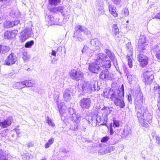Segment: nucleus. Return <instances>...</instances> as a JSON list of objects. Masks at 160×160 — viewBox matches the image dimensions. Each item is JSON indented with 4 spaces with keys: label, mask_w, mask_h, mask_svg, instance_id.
Listing matches in <instances>:
<instances>
[{
    "label": "nucleus",
    "mask_w": 160,
    "mask_h": 160,
    "mask_svg": "<svg viewBox=\"0 0 160 160\" xmlns=\"http://www.w3.org/2000/svg\"><path fill=\"white\" fill-rule=\"evenodd\" d=\"M124 93V85L122 84L120 90L105 89L103 95L107 98H109L113 101L114 104L116 106L123 108L125 107V103L123 101Z\"/></svg>",
    "instance_id": "obj_1"
},
{
    "label": "nucleus",
    "mask_w": 160,
    "mask_h": 160,
    "mask_svg": "<svg viewBox=\"0 0 160 160\" xmlns=\"http://www.w3.org/2000/svg\"><path fill=\"white\" fill-rule=\"evenodd\" d=\"M136 109L137 111V115L138 120L140 124L143 127L148 128V125L146 122L150 123L152 121V116L148 112V109L146 107L136 106Z\"/></svg>",
    "instance_id": "obj_2"
},
{
    "label": "nucleus",
    "mask_w": 160,
    "mask_h": 160,
    "mask_svg": "<svg viewBox=\"0 0 160 160\" xmlns=\"http://www.w3.org/2000/svg\"><path fill=\"white\" fill-rule=\"evenodd\" d=\"M94 59L96 63L100 65L103 69L104 67L105 70H108L111 66V61L106 54L102 53H99L95 56Z\"/></svg>",
    "instance_id": "obj_3"
},
{
    "label": "nucleus",
    "mask_w": 160,
    "mask_h": 160,
    "mask_svg": "<svg viewBox=\"0 0 160 160\" xmlns=\"http://www.w3.org/2000/svg\"><path fill=\"white\" fill-rule=\"evenodd\" d=\"M95 86V84L93 83L82 81L81 83L78 84V87L80 90L82 91V92L90 93L96 90Z\"/></svg>",
    "instance_id": "obj_4"
},
{
    "label": "nucleus",
    "mask_w": 160,
    "mask_h": 160,
    "mask_svg": "<svg viewBox=\"0 0 160 160\" xmlns=\"http://www.w3.org/2000/svg\"><path fill=\"white\" fill-rule=\"evenodd\" d=\"M84 30L83 27L81 25H78L75 28V31L73 36V38L76 39V40L82 42L85 39V37L82 34V32Z\"/></svg>",
    "instance_id": "obj_5"
},
{
    "label": "nucleus",
    "mask_w": 160,
    "mask_h": 160,
    "mask_svg": "<svg viewBox=\"0 0 160 160\" xmlns=\"http://www.w3.org/2000/svg\"><path fill=\"white\" fill-rule=\"evenodd\" d=\"M70 76L73 80L78 81L83 78V74L79 69L75 68L69 72Z\"/></svg>",
    "instance_id": "obj_6"
},
{
    "label": "nucleus",
    "mask_w": 160,
    "mask_h": 160,
    "mask_svg": "<svg viewBox=\"0 0 160 160\" xmlns=\"http://www.w3.org/2000/svg\"><path fill=\"white\" fill-rule=\"evenodd\" d=\"M33 34L31 28H27L21 33L20 38L22 42H24L26 40L31 37Z\"/></svg>",
    "instance_id": "obj_7"
},
{
    "label": "nucleus",
    "mask_w": 160,
    "mask_h": 160,
    "mask_svg": "<svg viewBox=\"0 0 160 160\" xmlns=\"http://www.w3.org/2000/svg\"><path fill=\"white\" fill-rule=\"evenodd\" d=\"M58 107L60 114L61 119L62 120L64 121L68 118V112L67 108L66 106L63 105L62 103L58 105Z\"/></svg>",
    "instance_id": "obj_8"
},
{
    "label": "nucleus",
    "mask_w": 160,
    "mask_h": 160,
    "mask_svg": "<svg viewBox=\"0 0 160 160\" xmlns=\"http://www.w3.org/2000/svg\"><path fill=\"white\" fill-rule=\"evenodd\" d=\"M91 105V100L89 98H83L80 100V106L82 109H89Z\"/></svg>",
    "instance_id": "obj_9"
},
{
    "label": "nucleus",
    "mask_w": 160,
    "mask_h": 160,
    "mask_svg": "<svg viewBox=\"0 0 160 160\" xmlns=\"http://www.w3.org/2000/svg\"><path fill=\"white\" fill-rule=\"evenodd\" d=\"M154 72L152 71H147L143 73L145 84H151L154 79Z\"/></svg>",
    "instance_id": "obj_10"
},
{
    "label": "nucleus",
    "mask_w": 160,
    "mask_h": 160,
    "mask_svg": "<svg viewBox=\"0 0 160 160\" xmlns=\"http://www.w3.org/2000/svg\"><path fill=\"white\" fill-rule=\"evenodd\" d=\"M100 65L96 64L94 61L93 63L89 65L88 69L91 72L94 73H98L102 69Z\"/></svg>",
    "instance_id": "obj_11"
},
{
    "label": "nucleus",
    "mask_w": 160,
    "mask_h": 160,
    "mask_svg": "<svg viewBox=\"0 0 160 160\" xmlns=\"http://www.w3.org/2000/svg\"><path fill=\"white\" fill-rule=\"evenodd\" d=\"M17 61L16 56L14 54L11 53L8 57L4 62L5 64L11 65L14 64Z\"/></svg>",
    "instance_id": "obj_12"
},
{
    "label": "nucleus",
    "mask_w": 160,
    "mask_h": 160,
    "mask_svg": "<svg viewBox=\"0 0 160 160\" xmlns=\"http://www.w3.org/2000/svg\"><path fill=\"white\" fill-rule=\"evenodd\" d=\"M13 118L11 116L8 117L3 121L1 120L0 126L3 128H6L11 125L13 122Z\"/></svg>",
    "instance_id": "obj_13"
},
{
    "label": "nucleus",
    "mask_w": 160,
    "mask_h": 160,
    "mask_svg": "<svg viewBox=\"0 0 160 160\" xmlns=\"http://www.w3.org/2000/svg\"><path fill=\"white\" fill-rule=\"evenodd\" d=\"M138 59L141 65L143 67L146 66L148 63V58L143 54H139L138 55Z\"/></svg>",
    "instance_id": "obj_14"
},
{
    "label": "nucleus",
    "mask_w": 160,
    "mask_h": 160,
    "mask_svg": "<svg viewBox=\"0 0 160 160\" xmlns=\"http://www.w3.org/2000/svg\"><path fill=\"white\" fill-rule=\"evenodd\" d=\"M91 43L92 46L95 47V49L96 50H99L102 46V44L97 38L92 39Z\"/></svg>",
    "instance_id": "obj_15"
},
{
    "label": "nucleus",
    "mask_w": 160,
    "mask_h": 160,
    "mask_svg": "<svg viewBox=\"0 0 160 160\" xmlns=\"http://www.w3.org/2000/svg\"><path fill=\"white\" fill-rule=\"evenodd\" d=\"M18 32L17 30H13L12 31H7L4 33V38L9 39L14 38L17 35Z\"/></svg>",
    "instance_id": "obj_16"
},
{
    "label": "nucleus",
    "mask_w": 160,
    "mask_h": 160,
    "mask_svg": "<svg viewBox=\"0 0 160 160\" xmlns=\"http://www.w3.org/2000/svg\"><path fill=\"white\" fill-rule=\"evenodd\" d=\"M131 132L132 131L130 128L127 126H126L123 130L121 137L123 138H125L127 137H129L131 136Z\"/></svg>",
    "instance_id": "obj_17"
},
{
    "label": "nucleus",
    "mask_w": 160,
    "mask_h": 160,
    "mask_svg": "<svg viewBox=\"0 0 160 160\" xmlns=\"http://www.w3.org/2000/svg\"><path fill=\"white\" fill-rule=\"evenodd\" d=\"M102 72H101L99 76L100 78L102 79H110L111 78L109 76V72L107 71H105L106 70L107 71L108 70H105L104 68V69L102 68Z\"/></svg>",
    "instance_id": "obj_18"
},
{
    "label": "nucleus",
    "mask_w": 160,
    "mask_h": 160,
    "mask_svg": "<svg viewBox=\"0 0 160 160\" xmlns=\"http://www.w3.org/2000/svg\"><path fill=\"white\" fill-rule=\"evenodd\" d=\"M70 120H72L73 122L79 123L81 119V115L79 114L73 113L70 116Z\"/></svg>",
    "instance_id": "obj_19"
},
{
    "label": "nucleus",
    "mask_w": 160,
    "mask_h": 160,
    "mask_svg": "<svg viewBox=\"0 0 160 160\" xmlns=\"http://www.w3.org/2000/svg\"><path fill=\"white\" fill-rule=\"evenodd\" d=\"M72 92L70 90L66 89L63 92V97L65 100L69 102L71 99V95Z\"/></svg>",
    "instance_id": "obj_20"
},
{
    "label": "nucleus",
    "mask_w": 160,
    "mask_h": 160,
    "mask_svg": "<svg viewBox=\"0 0 160 160\" xmlns=\"http://www.w3.org/2000/svg\"><path fill=\"white\" fill-rule=\"evenodd\" d=\"M112 108L111 107H104L101 111V112L103 115L107 116L112 111Z\"/></svg>",
    "instance_id": "obj_21"
},
{
    "label": "nucleus",
    "mask_w": 160,
    "mask_h": 160,
    "mask_svg": "<svg viewBox=\"0 0 160 160\" xmlns=\"http://www.w3.org/2000/svg\"><path fill=\"white\" fill-rule=\"evenodd\" d=\"M108 9L110 13L114 17H117L118 14L116 12V8L113 5H109L108 6Z\"/></svg>",
    "instance_id": "obj_22"
},
{
    "label": "nucleus",
    "mask_w": 160,
    "mask_h": 160,
    "mask_svg": "<svg viewBox=\"0 0 160 160\" xmlns=\"http://www.w3.org/2000/svg\"><path fill=\"white\" fill-rule=\"evenodd\" d=\"M152 50L154 53H156V56L158 60H160V50L158 45L155 47H153Z\"/></svg>",
    "instance_id": "obj_23"
},
{
    "label": "nucleus",
    "mask_w": 160,
    "mask_h": 160,
    "mask_svg": "<svg viewBox=\"0 0 160 160\" xmlns=\"http://www.w3.org/2000/svg\"><path fill=\"white\" fill-rule=\"evenodd\" d=\"M95 118L94 116L92 117H89V119L88 120V123L91 124L93 126H96L97 125V123Z\"/></svg>",
    "instance_id": "obj_24"
},
{
    "label": "nucleus",
    "mask_w": 160,
    "mask_h": 160,
    "mask_svg": "<svg viewBox=\"0 0 160 160\" xmlns=\"http://www.w3.org/2000/svg\"><path fill=\"white\" fill-rule=\"evenodd\" d=\"M10 50V48L8 46L0 45V53H5Z\"/></svg>",
    "instance_id": "obj_25"
},
{
    "label": "nucleus",
    "mask_w": 160,
    "mask_h": 160,
    "mask_svg": "<svg viewBox=\"0 0 160 160\" xmlns=\"http://www.w3.org/2000/svg\"><path fill=\"white\" fill-rule=\"evenodd\" d=\"M105 52L107 54V56L108 57L111 61H113L116 58L115 57L113 53L111 52L108 49H105Z\"/></svg>",
    "instance_id": "obj_26"
},
{
    "label": "nucleus",
    "mask_w": 160,
    "mask_h": 160,
    "mask_svg": "<svg viewBox=\"0 0 160 160\" xmlns=\"http://www.w3.org/2000/svg\"><path fill=\"white\" fill-rule=\"evenodd\" d=\"M24 81L21 82H18L14 84L13 87L16 88L18 89H22L24 88Z\"/></svg>",
    "instance_id": "obj_27"
},
{
    "label": "nucleus",
    "mask_w": 160,
    "mask_h": 160,
    "mask_svg": "<svg viewBox=\"0 0 160 160\" xmlns=\"http://www.w3.org/2000/svg\"><path fill=\"white\" fill-rule=\"evenodd\" d=\"M144 43H147L146 36L143 35H140L138 44H139V46H140V44H144Z\"/></svg>",
    "instance_id": "obj_28"
},
{
    "label": "nucleus",
    "mask_w": 160,
    "mask_h": 160,
    "mask_svg": "<svg viewBox=\"0 0 160 160\" xmlns=\"http://www.w3.org/2000/svg\"><path fill=\"white\" fill-rule=\"evenodd\" d=\"M148 43H144L141 44L139 46V44H138V50L141 52H143L146 49V47L148 45Z\"/></svg>",
    "instance_id": "obj_29"
},
{
    "label": "nucleus",
    "mask_w": 160,
    "mask_h": 160,
    "mask_svg": "<svg viewBox=\"0 0 160 160\" xmlns=\"http://www.w3.org/2000/svg\"><path fill=\"white\" fill-rule=\"evenodd\" d=\"M15 24L14 22L9 21H7L4 22L3 26L4 27L6 28H9L14 26Z\"/></svg>",
    "instance_id": "obj_30"
},
{
    "label": "nucleus",
    "mask_w": 160,
    "mask_h": 160,
    "mask_svg": "<svg viewBox=\"0 0 160 160\" xmlns=\"http://www.w3.org/2000/svg\"><path fill=\"white\" fill-rule=\"evenodd\" d=\"M31 57L30 55L26 52H23L22 58L24 62H27L29 60Z\"/></svg>",
    "instance_id": "obj_31"
},
{
    "label": "nucleus",
    "mask_w": 160,
    "mask_h": 160,
    "mask_svg": "<svg viewBox=\"0 0 160 160\" xmlns=\"http://www.w3.org/2000/svg\"><path fill=\"white\" fill-rule=\"evenodd\" d=\"M24 88L25 87H31L32 86L33 82L31 80H28L24 81Z\"/></svg>",
    "instance_id": "obj_32"
},
{
    "label": "nucleus",
    "mask_w": 160,
    "mask_h": 160,
    "mask_svg": "<svg viewBox=\"0 0 160 160\" xmlns=\"http://www.w3.org/2000/svg\"><path fill=\"white\" fill-rule=\"evenodd\" d=\"M6 158V154L5 152L2 149H0V160H8Z\"/></svg>",
    "instance_id": "obj_33"
},
{
    "label": "nucleus",
    "mask_w": 160,
    "mask_h": 160,
    "mask_svg": "<svg viewBox=\"0 0 160 160\" xmlns=\"http://www.w3.org/2000/svg\"><path fill=\"white\" fill-rule=\"evenodd\" d=\"M112 28V32L114 33L115 36H117L118 37H119V36L118 35L119 32V29L117 26L116 24H113Z\"/></svg>",
    "instance_id": "obj_34"
},
{
    "label": "nucleus",
    "mask_w": 160,
    "mask_h": 160,
    "mask_svg": "<svg viewBox=\"0 0 160 160\" xmlns=\"http://www.w3.org/2000/svg\"><path fill=\"white\" fill-rule=\"evenodd\" d=\"M0 2L2 5L6 7L11 4L12 2V0H0Z\"/></svg>",
    "instance_id": "obj_35"
},
{
    "label": "nucleus",
    "mask_w": 160,
    "mask_h": 160,
    "mask_svg": "<svg viewBox=\"0 0 160 160\" xmlns=\"http://www.w3.org/2000/svg\"><path fill=\"white\" fill-rule=\"evenodd\" d=\"M54 139L53 138H51L48 141L45 143L44 147L46 148H48L53 143Z\"/></svg>",
    "instance_id": "obj_36"
},
{
    "label": "nucleus",
    "mask_w": 160,
    "mask_h": 160,
    "mask_svg": "<svg viewBox=\"0 0 160 160\" xmlns=\"http://www.w3.org/2000/svg\"><path fill=\"white\" fill-rule=\"evenodd\" d=\"M127 48L128 51L129 52V55H130L131 56H132V51H133V48L131 46V43L128 42L127 45Z\"/></svg>",
    "instance_id": "obj_37"
},
{
    "label": "nucleus",
    "mask_w": 160,
    "mask_h": 160,
    "mask_svg": "<svg viewBox=\"0 0 160 160\" xmlns=\"http://www.w3.org/2000/svg\"><path fill=\"white\" fill-rule=\"evenodd\" d=\"M127 77L129 82L135 80L136 79L135 76L133 74H131L130 73L127 74Z\"/></svg>",
    "instance_id": "obj_38"
},
{
    "label": "nucleus",
    "mask_w": 160,
    "mask_h": 160,
    "mask_svg": "<svg viewBox=\"0 0 160 160\" xmlns=\"http://www.w3.org/2000/svg\"><path fill=\"white\" fill-rule=\"evenodd\" d=\"M60 2L61 0H49V3L51 5L56 6L60 3Z\"/></svg>",
    "instance_id": "obj_39"
},
{
    "label": "nucleus",
    "mask_w": 160,
    "mask_h": 160,
    "mask_svg": "<svg viewBox=\"0 0 160 160\" xmlns=\"http://www.w3.org/2000/svg\"><path fill=\"white\" fill-rule=\"evenodd\" d=\"M46 120L49 125L52 127H54L55 126V124L52 122V119L48 117H47L46 118Z\"/></svg>",
    "instance_id": "obj_40"
},
{
    "label": "nucleus",
    "mask_w": 160,
    "mask_h": 160,
    "mask_svg": "<svg viewBox=\"0 0 160 160\" xmlns=\"http://www.w3.org/2000/svg\"><path fill=\"white\" fill-rule=\"evenodd\" d=\"M63 9L64 7L62 6H59L58 7V12H60L62 15L65 17L67 15L64 12V11L63 10Z\"/></svg>",
    "instance_id": "obj_41"
},
{
    "label": "nucleus",
    "mask_w": 160,
    "mask_h": 160,
    "mask_svg": "<svg viewBox=\"0 0 160 160\" xmlns=\"http://www.w3.org/2000/svg\"><path fill=\"white\" fill-rule=\"evenodd\" d=\"M127 58L128 61V64L130 68H132V60L131 58V56L128 54L127 56Z\"/></svg>",
    "instance_id": "obj_42"
},
{
    "label": "nucleus",
    "mask_w": 160,
    "mask_h": 160,
    "mask_svg": "<svg viewBox=\"0 0 160 160\" xmlns=\"http://www.w3.org/2000/svg\"><path fill=\"white\" fill-rule=\"evenodd\" d=\"M78 123L77 122H73V124H72L70 127V129L74 131H76L78 128Z\"/></svg>",
    "instance_id": "obj_43"
},
{
    "label": "nucleus",
    "mask_w": 160,
    "mask_h": 160,
    "mask_svg": "<svg viewBox=\"0 0 160 160\" xmlns=\"http://www.w3.org/2000/svg\"><path fill=\"white\" fill-rule=\"evenodd\" d=\"M34 41L31 40L30 41L27 42L25 45V47L26 48H30L34 44Z\"/></svg>",
    "instance_id": "obj_44"
},
{
    "label": "nucleus",
    "mask_w": 160,
    "mask_h": 160,
    "mask_svg": "<svg viewBox=\"0 0 160 160\" xmlns=\"http://www.w3.org/2000/svg\"><path fill=\"white\" fill-rule=\"evenodd\" d=\"M112 126L114 128L116 127H118L119 126V121L116 120H113L112 123Z\"/></svg>",
    "instance_id": "obj_45"
},
{
    "label": "nucleus",
    "mask_w": 160,
    "mask_h": 160,
    "mask_svg": "<svg viewBox=\"0 0 160 160\" xmlns=\"http://www.w3.org/2000/svg\"><path fill=\"white\" fill-rule=\"evenodd\" d=\"M108 153V152L106 150V148L105 149L101 150L98 152L99 154L101 155L106 154Z\"/></svg>",
    "instance_id": "obj_46"
},
{
    "label": "nucleus",
    "mask_w": 160,
    "mask_h": 160,
    "mask_svg": "<svg viewBox=\"0 0 160 160\" xmlns=\"http://www.w3.org/2000/svg\"><path fill=\"white\" fill-rule=\"evenodd\" d=\"M94 116L95 117V118H96L97 123H100L102 121L101 116H99L98 114L96 116Z\"/></svg>",
    "instance_id": "obj_47"
},
{
    "label": "nucleus",
    "mask_w": 160,
    "mask_h": 160,
    "mask_svg": "<svg viewBox=\"0 0 160 160\" xmlns=\"http://www.w3.org/2000/svg\"><path fill=\"white\" fill-rule=\"evenodd\" d=\"M122 12L124 13V15L125 16H128L129 13L128 10L127 8H125L122 10Z\"/></svg>",
    "instance_id": "obj_48"
},
{
    "label": "nucleus",
    "mask_w": 160,
    "mask_h": 160,
    "mask_svg": "<svg viewBox=\"0 0 160 160\" xmlns=\"http://www.w3.org/2000/svg\"><path fill=\"white\" fill-rule=\"evenodd\" d=\"M83 28L84 29V30L82 32H84L85 34L88 36L91 35V32L90 31H89L86 28H85L84 27H83Z\"/></svg>",
    "instance_id": "obj_49"
},
{
    "label": "nucleus",
    "mask_w": 160,
    "mask_h": 160,
    "mask_svg": "<svg viewBox=\"0 0 160 160\" xmlns=\"http://www.w3.org/2000/svg\"><path fill=\"white\" fill-rule=\"evenodd\" d=\"M109 139V138L108 136H105V137H103L102 138L101 142H106Z\"/></svg>",
    "instance_id": "obj_50"
},
{
    "label": "nucleus",
    "mask_w": 160,
    "mask_h": 160,
    "mask_svg": "<svg viewBox=\"0 0 160 160\" xmlns=\"http://www.w3.org/2000/svg\"><path fill=\"white\" fill-rule=\"evenodd\" d=\"M114 148L113 146L109 147L106 148V150L108 152V153L113 151L114 150Z\"/></svg>",
    "instance_id": "obj_51"
},
{
    "label": "nucleus",
    "mask_w": 160,
    "mask_h": 160,
    "mask_svg": "<svg viewBox=\"0 0 160 160\" xmlns=\"http://www.w3.org/2000/svg\"><path fill=\"white\" fill-rule=\"evenodd\" d=\"M89 48L87 46H85L82 49V52L83 53H86Z\"/></svg>",
    "instance_id": "obj_52"
},
{
    "label": "nucleus",
    "mask_w": 160,
    "mask_h": 160,
    "mask_svg": "<svg viewBox=\"0 0 160 160\" xmlns=\"http://www.w3.org/2000/svg\"><path fill=\"white\" fill-rule=\"evenodd\" d=\"M113 128L112 124H110V133L111 135H112L114 133Z\"/></svg>",
    "instance_id": "obj_53"
},
{
    "label": "nucleus",
    "mask_w": 160,
    "mask_h": 160,
    "mask_svg": "<svg viewBox=\"0 0 160 160\" xmlns=\"http://www.w3.org/2000/svg\"><path fill=\"white\" fill-rule=\"evenodd\" d=\"M94 52V50L89 48L86 53L89 56L91 55V54L93 53Z\"/></svg>",
    "instance_id": "obj_54"
},
{
    "label": "nucleus",
    "mask_w": 160,
    "mask_h": 160,
    "mask_svg": "<svg viewBox=\"0 0 160 160\" xmlns=\"http://www.w3.org/2000/svg\"><path fill=\"white\" fill-rule=\"evenodd\" d=\"M112 61L113 62V64H114V65L116 69H117V67H118V63H117V61L116 60V58L115 59V60H114L113 61Z\"/></svg>",
    "instance_id": "obj_55"
},
{
    "label": "nucleus",
    "mask_w": 160,
    "mask_h": 160,
    "mask_svg": "<svg viewBox=\"0 0 160 160\" xmlns=\"http://www.w3.org/2000/svg\"><path fill=\"white\" fill-rule=\"evenodd\" d=\"M153 18H158L160 19V12L157 13L154 16Z\"/></svg>",
    "instance_id": "obj_56"
},
{
    "label": "nucleus",
    "mask_w": 160,
    "mask_h": 160,
    "mask_svg": "<svg viewBox=\"0 0 160 160\" xmlns=\"http://www.w3.org/2000/svg\"><path fill=\"white\" fill-rule=\"evenodd\" d=\"M51 11L53 12L56 13L58 12V7L52 8L51 10Z\"/></svg>",
    "instance_id": "obj_57"
},
{
    "label": "nucleus",
    "mask_w": 160,
    "mask_h": 160,
    "mask_svg": "<svg viewBox=\"0 0 160 160\" xmlns=\"http://www.w3.org/2000/svg\"><path fill=\"white\" fill-rule=\"evenodd\" d=\"M115 4H117L120 3L121 0H111Z\"/></svg>",
    "instance_id": "obj_58"
},
{
    "label": "nucleus",
    "mask_w": 160,
    "mask_h": 160,
    "mask_svg": "<svg viewBox=\"0 0 160 160\" xmlns=\"http://www.w3.org/2000/svg\"><path fill=\"white\" fill-rule=\"evenodd\" d=\"M128 102H130V103H131L132 102V99L131 96L130 94L128 95Z\"/></svg>",
    "instance_id": "obj_59"
},
{
    "label": "nucleus",
    "mask_w": 160,
    "mask_h": 160,
    "mask_svg": "<svg viewBox=\"0 0 160 160\" xmlns=\"http://www.w3.org/2000/svg\"><path fill=\"white\" fill-rule=\"evenodd\" d=\"M156 139L158 144L160 145V137L159 136H157L156 137Z\"/></svg>",
    "instance_id": "obj_60"
},
{
    "label": "nucleus",
    "mask_w": 160,
    "mask_h": 160,
    "mask_svg": "<svg viewBox=\"0 0 160 160\" xmlns=\"http://www.w3.org/2000/svg\"><path fill=\"white\" fill-rule=\"evenodd\" d=\"M154 90H157L159 94H160V86L158 87H155L154 88Z\"/></svg>",
    "instance_id": "obj_61"
},
{
    "label": "nucleus",
    "mask_w": 160,
    "mask_h": 160,
    "mask_svg": "<svg viewBox=\"0 0 160 160\" xmlns=\"http://www.w3.org/2000/svg\"><path fill=\"white\" fill-rule=\"evenodd\" d=\"M51 54H52V56H55V57L56 56V52L54 50H52V53Z\"/></svg>",
    "instance_id": "obj_62"
},
{
    "label": "nucleus",
    "mask_w": 160,
    "mask_h": 160,
    "mask_svg": "<svg viewBox=\"0 0 160 160\" xmlns=\"http://www.w3.org/2000/svg\"><path fill=\"white\" fill-rule=\"evenodd\" d=\"M14 22L15 24V25H16L17 24H18V23H19V21H16L14 22Z\"/></svg>",
    "instance_id": "obj_63"
},
{
    "label": "nucleus",
    "mask_w": 160,
    "mask_h": 160,
    "mask_svg": "<svg viewBox=\"0 0 160 160\" xmlns=\"http://www.w3.org/2000/svg\"><path fill=\"white\" fill-rule=\"evenodd\" d=\"M53 17H50V19L51 20V21L52 20V19H53Z\"/></svg>",
    "instance_id": "obj_64"
}]
</instances>
